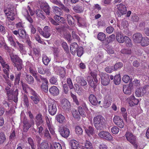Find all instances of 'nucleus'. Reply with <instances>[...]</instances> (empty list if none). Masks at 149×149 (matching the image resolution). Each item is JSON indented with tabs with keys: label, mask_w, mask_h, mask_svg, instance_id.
Here are the masks:
<instances>
[{
	"label": "nucleus",
	"mask_w": 149,
	"mask_h": 149,
	"mask_svg": "<svg viewBox=\"0 0 149 149\" xmlns=\"http://www.w3.org/2000/svg\"><path fill=\"white\" fill-rule=\"evenodd\" d=\"M84 128L86 133L88 136L93 135L95 133L94 128L92 126L85 127Z\"/></svg>",
	"instance_id": "23"
},
{
	"label": "nucleus",
	"mask_w": 149,
	"mask_h": 149,
	"mask_svg": "<svg viewBox=\"0 0 149 149\" xmlns=\"http://www.w3.org/2000/svg\"><path fill=\"white\" fill-rule=\"evenodd\" d=\"M123 91L124 93L127 94H130L131 93V91L130 87L129 86H123Z\"/></svg>",
	"instance_id": "45"
},
{
	"label": "nucleus",
	"mask_w": 149,
	"mask_h": 149,
	"mask_svg": "<svg viewBox=\"0 0 149 149\" xmlns=\"http://www.w3.org/2000/svg\"><path fill=\"white\" fill-rule=\"evenodd\" d=\"M9 68H4L3 69V72L6 74L5 75L4 74H3V77L5 78V80L8 79V78H9V74L8 71H9Z\"/></svg>",
	"instance_id": "53"
},
{
	"label": "nucleus",
	"mask_w": 149,
	"mask_h": 149,
	"mask_svg": "<svg viewBox=\"0 0 149 149\" xmlns=\"http://www.w3.org/2000/svg\"><path fill=\"white\" fill-rule=\"evenodd\" d=\"M31 98L36 104H37L40 102V97L38 95L35 97H31Z\"/></svg>",
	"instance_id": "49"
},
{
	"label": "nucleus",
	"mask_w": 149,
	"mask_h": 149,
	"mask_svg": "<svg viewBox=\"0 0 149 149\" xmlns=\"http://www.w3.org/2000/svg\"><path fill=\"white\" fill-rule=\"evenodd\" d=\"M29 72L33 76L37 74V72L35 68L33 66H32L30 68Z\"/></svg>",
	"instance_id": "57"
},
{
	"label": "nucleus",
	"mask_w": 149,
	"mask_h": 149,
	"mask_svg": "<svg viewBox=\"0 0 149 149\" xmlns=\"http://www.w3.org/2000/svg\"><path fill=\"white\" fill-rule=\"evenodd\" d=\"M50 61V59L46 55H44L42 56V61L43 63L45 65H47Z\"/></svg>",
	"instance_id": "39"
},
{
	"label": "nucleus",
	"mask_w": 149,
	"mask_h": 149,
	"mask_svg": "<svg viewBox=\"0 0 149 149\" xmlns=\"http://www.w3.org/2000/svg\"><path fill=\"white\" fill-rule=\"evenodd\" d=\"M100 76L102 84L104 86L108 85L110 82L109 75L107 74L101 73Z\"/></svg>",
	"instance_id": "8"
},
{
	"label": "nucleus",
	"mask_w": 149,
	"mask_h": 149,
	"mask_svg": "<svg viewBox=\"0 0 149 149\" xmlns=\"http://www.w3.org/2000/svg\"><path fill=\"white\" fill-rule=\"evenodd\" d=\"M125 41L126 45L127 47H131L132 44L130 39L127 37H125Z\"/></svg>",
	"instance_id": "56"
},
{
	"label": "nucleus",
	"mask_w": 149,
	"mask_h": 149,
	"mask_svg": "<svg viewBox=\"0 0 149 149\" xmlns=\"http://www.w3.org/2000/svg\"><path fill=\"white\" fill-rule=\"evenodd\" d=\"M79 143L78 141L74 140H72L70 142L72 149H77L79 146Z\"/></svg>",
	"instance_id": "31"
},
{
	"label": "nucleus",
	"mask_w": 149,
	"mask_h": 149,
	"mask_svg": "<svg viewBox=\"0 0 149 149\" xmlns=\"http://www.w3.org/2000/svg\"><path fill=\"white\" fill-rule=\"evenodd\" d=\"M23 123V130L25 132H26L31 127V124L30 122H29L26 118H24Z\"/></svg>",
	"instance_id": "24"
},
{
	"label": "nucleus",
	"mask_w": 149,
	"mask_h": 149,
	"mask_svg": "<svg viewBox=\"0 0 149 149\" xmlns=\"http://www.w3.org/2000/svg\"><path fill=\"white\" fill-rule=\"evenodd\" d=\"M20 73H18L15 75V84L17 85L19 83L20 80Z\"/></svg>",
	"instance_id": "64"
},
{
	"label": "nucleus",
	"mask_w": 149,
	"mask_h": 149,
	"mask_svg": "<svg viewBox=\"0 0 149 149\" xmlns=\"http://www.w3.org/2000/svg\"><path fill=\"white\" fill-rule=\"evenodd\" d=\"M76 81L77 83L81 86H84L87 84L86 79L82 77H78L76 78Z\"/></svg>",
	"instance_id": "25"
},
{
	"label": "nucleus",
	"mask_w": 149,
	"mask_h": 149,
	"mask_svg": "<svg viewBox=\"0 0 149 149\" xmlns=\"http://www.w3.org/2000/svg\"><path fill=\"white\" fill-rule=\"evenodd\" d=\"M25 79L27 82L29 84H32L34 81L33 78L30 75L26 74Z\"/></svg>",
	"instance_id": "36"
},
{
	"label": "nucleus",
	"mask_w": 149,
	"mask_h": 149,
	"mask_svg": "<svg viewBox=\"0 0 149 149\" xmlns=\"http://www.w3.org/2000/svg\"><path fill=\"white\" fill-rule=\"evenodd\" d=\"M44 134L45 138L47 139H50L51 138V136L49 131L47 129H46L44 131Z\"/></svg>",
	"instance_id": "61"
},
{
	"label": "nucleus",
	"mask_w": 149,
	"mask_h": 149,
	"mask_svg": "<svg viewBox=\"0 0 149 149\" xmlns=\"http://www.w3.org/2000/svg\"><path fill=\"white\" fill-rule=\"evenodd\" d=\"M56 118L59 123H63L65 120V117L61 114L57 115Z\"/></svg>",
	"instance_id": "35"
},
{
	"label": "nucleus",
	"mask_w": 149,
	"mask_h": 149,
	"mask_svg": "<svg viewBox=\"0 0 149 149\" xmlns=\"http://www.w3.org/2000/svg\"><path fill=\"white\" fill-rule=\"evenodd\" d=\"M125 136L127 140L133 145L135 148H136L138 147V145L136 143V136L131 132L128 131L126 132Z\"/></svg>",
	"instance_id": "5"
},
{
	"label": "nucleus",
	"mask_w": 149,
	"mask_h": 149,
	"mask_svg": "<svg viewBox=\"0 0 149 149\" xmlns=\"http://www.w3.org/2000/svg\"><path fill=\"white\" fill-rule=\"evenodd\" d=\"M118 8L117 13L118 16L125 14L127 13L126 8L125 5L120 3L117 6Z\"/></svg>",
	"instance_id": "9"
},
{
	"label": "nucleus",
	"mask_w": 149,
	"mask_h": 149,
	"mask_svg": "<svg viewBox=\"0 0 149 149\" xmlns=\"http://www.w3.org/2000/svg\"><path fill=\"white\" fill-rule=\"evenodd\" d=\"M6 14L8 20L13 21L15 18V14L12 10H10L8 13H6Z\"/></svg>",
	"instance_id": "20"
},
{
	"label": "nucleus",
	"mask_w": 149,
	"mask_h": 149,
	"mask_svg": "<svg viewBox=\"0 0 149 149\" xmlns=\"http://www.w3.org/2000/svg\"><path fill=\"white\" fill-rule=\"evenodd\" d=\"M42 9L47 15H49L50 13V8L47 3L45 4Z\"/></svg>",
	"instance_id": "37"
},
{
	"label": "nucleus",
	"mask_w": 149,
	"mask_h": 149,
	"mask_svg": "<svg viewBox=\"0 0 149 149\" xmlns=\"http://www.w3.org/2000/svg\"><path fill=\"white\" fill-rule=\"evenodd\" d=\"M105 119L100 115L97 116L93 119L94 125L98 130H101L104 129L105 127Z\"/></svg>",
	"instance_id": "2"
},
{
	"label": "nucleus",
	"mask_w": 149,
	"mask_h": 149,
	"mask_svg": "<svg viewBox=\"0 0 149 149\" xmlns=\"http://www.w3.org/2000/svg\"><path fill=\"white\" fill-rule=\"evenodd\" d=\"M121 79L120 74L116 75L114 79V82L116 85H119L120 83Z\"/></svg>",
	"instance_id": "40"
},
{
	"label": "nucleus",
	"mask_w": 149,
	"mask_h": 149,
	"mask_svg": "<svg viewBox=\"0 0 149 149\" xmlns=\"http://www.w3.org/2000/svg\"><path fill=\"white\" fill-rule=\"evenodd\" d=\"M105 35L103 33L100 32L97 35V38L99 40L101 41L104 40L105 38Z\"/></svg>",
	"instance_id": "55"
},
{
	"label": "nucleus",
	"mask_w": 149,
	"mask_h": 149,
	"mask_svg": "<svg viewBox=\"0 0 149 149\" xmlns=\"http://www.w3.org/2000/svg\"><path fill=\"white\" fill-rule=\"evenodd\" d=\"M29 11L31 16H32L34 14V12L31 9L30 7L29 6H28L27 9L24 8L22 11V13L25 17L29 15Z\"/></svg>",
	"instance_id": "14"
},
{
	"label": "nucleus",
	"mask_w": 149,
	"mask_h": 149,
	"mask_svg": "<svg viewBox=\"0 0 149 149\" xmlns=\"http://www.w3.org/2000/svg\"><path fill=\"white\" fill-rule=\"evenodd\" d=\"M111 100L109 98L108 99H105L103 103V107L105 108L109 107L111 104Z\"/></svg>",
	"instance_id": "38"
},
{
	"label": "nucleus",
	"mask_w": 149,
	"mask_h": 149,
	"mask_svg": "<svg viewBox=\"0 0 149 149\" xmlns=\"http://www.w3.org/2000/svg\"><path fill=\"white\" fill-rule=\"evenodd\" d=\"M19 31V36L21 38L24 39L26 37V32L22 28L18 29Z\"/></svg>",
	"instance_id": "33"
},
{
	"label": "nucleus",
	"mask_w": 149,
	"mask_h": 149,
	"mask_svg": "<svg viewBox=\"0 0 149 149\" xmlns=\"http://www.w3.org/2000/svg\"><path fill=\"white\" fill-rule=\"evenodd\" d=\"M120 110L121 113L122 114L123 117L124 119L126 121L127 120V113L126 112V110L125 109L124 107H122L121 108Z\"/></svg>",
	"instance_id": "52"
},
{
	"label": "nucleus",
	"mask_w": 149,
	"mask_h": 149,
	"mask_svg": "<svg viewBox=\"0 0 149 149\" xmlns=\"http://www.w3.org/2000/svg\"><path fill=\"white\" fill-rule=\"evenodd\" d=\"M149 85H146L143 87L137 89L135 92L136 96L137 97H140L146 93V90L148 89Z\"/></svg>",
	"instance_id": "6"
},
{
	"label": "nucleus",
	"mask_w": 149,
	"mask_h": 149,
	"mask_svg": "<svg viewBox=\"0 0 149 149\" xmlns=\"http://www.w3.org/2000/svg\"><path fill=\"white\" fill-rule=\"evenodd\" d=\"M40 149H48L49 145L48 143L46 141L42 142L40 146Z\"/></svg>",
	"instance_id": "50"
},
{
	"label": "nucleus",
	"mask_w": 149,
	"mask_h": 149,
	"mask_svg": "<svg viewBox=\"0 0 149 149\" xmlns=\"http://www.w3.org/2000/svg\"><path fill=\"white\" fill-rule=\"evenodd\" d=\"M89 99L91 103L94 105L100 104L101 102L100 101L98 102L96 97L93 94H91L90 95Z\"/></svg>",
	"instance_id": "17"
},
{
	"label": "nucleus",
	"mask_w": 149,
	"mask_h": 149,
	"mask_svg": "<svg viewBox=\"0 0 149 149\" xmlns=\"http://www.w3.org/2000/svg\"><path fill=\"white\" fill-rule=\"evenodd\" d=\"M43 37L46 38H48L51 35V29L48 26H45L43 29Z\"/></svg>",
	"instance_id": "19"
},
{
	"label": "nucleus",
	"mask_w": 149,
	"mask_h": 149,
	"mask_svg": "<svg viewBox=\"0 0 149 149\" xmlns=\"http://www.w3.org/2000/svg\"><path fill=\"white\" fill-rule=\"evenodd\" d=\"M48 83H43L42 84L41 88L42 90L45 93H47L48 91L47 84Z\"/></svg>",
	"instance_id": "48"
},
{
	"label": "nucleus",
	"mask_w": 149,
	"mask_h": 149,
	"mask_svg": "<svg viewBox=\"0 0 149 149\" xmlns=\"http://www.w3.org/2000/svg\"><path fill=\"white\" fill-rule=\"evenodd\" d=\"M48 111L52 115L55 114L57 111L56 102L53 100L49 99L48 102Z\"/></svg>",
	"instance_id": "3"
},
{
	"label": "nucleus",
	"mask_w": 149,
	"mask_h": 149,
	"mask_svg": "<svg viewBox=\"0 0 149 149\" xmlns=\"http://www.w3.org/2000/svg\"><path fill=\"white\" fill-rule=\"evenodd\" d=\"M16 44L20 52L22 54H25L26 53V51L25 49V47L22 44L19 42L17 40H16Z\"/></svg>",
	"instance_id": "22"
},
{
	"label": "nucleus",
	"mask_w": 149,
	"mask_h": 149,
	"mask_svg": "<svg viewBox=\"0 0 149 149\" xmlns=\"http://www.w3.org/2000/svg\"><path fill=\"white\" fill-rule=\"evenodd\" d=\"M85 147L88 149H91L93 148V146L91 143L87 140L85 142L84 144Z\"/></svg>",
	"instance_id": "54"
},
{
	"label": "nucleus",
	"mask_w": 149,
	"mask_h": 149,
	"mask_svg": "<svg viewBox=\"0 0 149 149\" xmlns=\"http://www.w3.org/2000/svg\"><path fill=\"white\" fill-rule=\"evenodd\" d=\"M53 11L54 13L56 15H61V13L60 12V8L57 6H54L53 7Z\"/></svg>",
	"instance_id": "47"
},
{
	"label": "nucleus",
	"mask_w": 149,
	"mask_h": 149,
	"mask_svg": "<svg viewBox=\"0 0 149 149\" xmlns=\"http://www.w3.org/2000/svg\"><path fill=\"white\" fill-rule=\"evenodd\" d=\"M49 91L50 94L53 96H57L59 93L58 89L55 86H53L50 88Z\"/></svg>",
	"instance_id": "21"
},
{
	"label": "nucleus",
	"mask_w": 149,
	"mask_h": 149,
	"mask_svg": "<svg viewBox=\"0 0 149 149\" xmlns=\"http://www.w3.org/2000/svg\"><path fill=\"white\" fill-rule=\"evenodd\" d=\"M6 138L5 134L2 132L0 133V144H2L6 141Z\"/></svg>",
	"instance_id": "43"
},
{
	"label": "nucleus",
	"mask_w": 149,
	"mask_h": 149,
	"mask_svg": "<svg viewBox=\"0 0 149 149\" xmlns=\"http://www.w3.org/2000/svg\"><path fill=\"white\" fill-rule=\"evenodd\" d=\"M82 107L83 108L79 106L78 109L80 114L83 117H84L86 116V113L83 110V109L86 112H87V111L88 110V109L86 106V105L85 103L83 104Z\"/></svg>",
	"instance_id": "13"
},
{
	"label": "nucleus",
	"mask_w": 149,
	"mask_h": 149,
	"mask_svg": "<svg viewBox=\"0 0 149 149\" xmlns=\"http://www.w3.org/2000/svg\"><path fill=\"white\" fill-rule=\"evenodd\" d=\"M59 15H56L54 16V18L57 22H62L64 20L63 17H61Z\"/></svg>",
	"instance_id": "58"
},
{
	"label": "nucleus",
	"mask_w": 149,
	"mask_h": 149,
	"mask_svg": "<svg viewBox=\"0 0 149 149\" xmlns=\"http://www.w3.org/2000/svg\"><path fill=\"white\" fill-rule=\"evenodd\" d=\"M141 45L143 46H146L149 45V39L147 37H144L141 39Z\"/></svg>",
	"instance_id": "32"
},
{
	"label": "nucleus",
	"mask_w": 149,
	"mask_h": 149,
	"mask_svg": "<svg viewBox=\"0 0 149 149\" xmlns=\"http://www.w3.org/2000/svg\"><path fill=\"white\" fill-rule=\"evenodd\" d=\"M143 38L142 35L140 33H136L133 35V39L136 43H140Z\"/></svg>",
	"instance_id": "16"
},
{
	"label": "nucleus",
	"mask_w": 149,
	"mask_h": 149,
	"mask_svg": "<svg viewBox=\"0 0 149 149\" xmlns=\"http://www.w3.org/2000/svg\"><path fill=\"white\" fill-rule=\"evenodd\" d=\"M126 36H124L122 34L118 33L116 36V39L117 41L120 43H123L125 40V37Z\"/></svg>",
	"instance_id": "29"
},
{
	"label": "nucleus",
	"mask_w": 149,
	"mask_h": 149,
	"mask_svg": "<svg viewBox=\"0 0 149 149\" xmlns=\"http://www.w3.org/2000/svg\"><path fill=\"white\" fill-rule=\"evenodd\" d=\"M59 131L61 135L64 138L68 137L70 133V131L69 129L65 127L60 128Z\"/></svg>",
	"instance_id": "10"
},
{
	"label": "nucleus",
	"mask_w": 149,
	"mask_h": 149,
	"mask_svg": "<svg viewBox=\"0 0 149 149\" xmlns=\"http://www.w3.org/2000/svg\"><path fill=\"white\" fill-rule=\"evenodd\" d=\"M27 141L29 143L31 146L32 149H35L36 146L35 143L33 142V139L31 137L28 138Z\"/></svg>",
	"instance_id": "41"
},
{
	"label": "nucleus",
	"mask_w": 149,
	"mask_h": 149,
	"mask_svg": "<svg viewBox=\"0 0 149 149\" xmlns=\"http://www.w3.org/2000/svg\"><path fill=\"white\" fill-rule=\"evenodd\" d=\"M75 132L76 134L78 135H81L83 132L82 129L79 126H77L76 127Z\"/></svg>",
	"instance_id": "62"
},
{
	"label": "nucleus",
	"mask_w": 149,
	"mask_h": 149,
	"mask_svg": "<svg viewBox=\"0 0 149 149\" xmlns=\"http://www.w3.org/2000/svg\"><path fill=\"white\" fill-rule=\"evenodd\" d=\"M7 38L8 41L9 42L10 45L15 48L17 47L16 44V41H15L13 38V37L11 35H8L7 36ZM17 40L16 39V40Z\"/></svg>",
	"instance_id": "30"
},
{
	"label": "nucleus",
	"mask_w": 149,
	"mask_h": 149,
	"mask_svg": "<svg viewBox=\"0 0 149 149\" xmlns=\"http://www.w3.org/2000/svg\"><path fill=\"white\" fill-rule=\"evenodd\" d=\"M114 123L120 128L124 127V123L123 119L119 116H115L113 118Z\"/></svg>",
	"instance_id": "7"
},
{
	"label": "nucleus",
	"mask_w": 149,
	"mask_h": 149,
	"mask_svg": "<svg viewBox=\"0 0 149 149\" xmlns=\"http://www.w3.org/2000/svg\"><path fill=\"white\" fill-rule=\"evenodd\" d=\"M129 100V104L130 106L137 105L139 102V100L135 98L134 95H132L130 97L127 98Z\"/></svg>",
	"instance_id": "12"
},
{
	"label": "nucleus",
	"mask_w": 149,
	"mask_h": 149,
	"mask_svg": "<svg viewBox=\"0 0 149 149\" xmlns=\"http://www.w3.org/2000/svg\"><path fill=\"white\" fill-rule=\"evenodd\" d=\"M10 59L13 63V65L18 71H20L23 68V61L17 55H14L11 53L10 54Z\"/></svg>",
	"instance_id": "1"
},
{
	"label": "nucleus",
	"mask_w": 149,
	"mask_h": 149,
	"mask_svg": "<svg viewBox=\"0 0 149 149\" xmlns=\"http://www.w3.org/2000/svg\"><path fill=\"white\" fill-rule=\"evenodd\" d=\"M98 135L100 137L108 141H111L113 140V136L108 131H101L99 133Z\"/></svg>",
	"instance_id": "4"
},
{
	"label": "nucleus",
	"mask_w": 149,
	"mask_h": 149,
	"mask_svg": "<svg viewBox=\"0 0 149 149\" xmlns=\"http://www.w3.org/2000/svg\"><path fill=\"white\" fill-rule=\"evenodd\" d=\"M61 105L64 110L69 109L70 107V104L69 101L66 99H63L61 101Z\"/></svg>",
	"instance_id": "11"
},
{
	"label": "nucleus",
	"mask_w": 149,
	"mask_h": 149,
	"mask_svg": "<svg viewBox=\"0 0 149 149\" xmlns=\"http://www.w3.org/2000/svg\"><path fill=\"white\" fill-rule=\"evenodd\" d=\"M6 83L7 84L5 88L6 91L11 89L10 87L12 84L10 81L9 79H6Z\"/></svg>",
	"instance_id": "51"
},
{
	"label": "nucleus",
	"mask_w": 149,
	"mask_h": 149,
	"mask_svg": "<svg viewBox=\"0 0 149 149\" xmlns=\"http://www.w3.org/2000/svg\"><path fill=\"white\" fill-rule=\"evenodd\" d=\"M78 45L76 42L72 43L70 46V50L71 53L73 55H74L76 51L78 50Z\"/></svg>",
	"instance_id": "26"
},
{
	"label": "nucleus",
	"mask_w": 149,
	"mask_h": 149,
	"mask_svg": "<svg viewBox=\"0 0 149 149\" xmlns=\"http://www.w3.org/2000/svg\"><path fill=\"white\" fill-rule=\"evenodd\" d=\"M87 79L89 84L91 87L95 88L97 85L98 80L97 79L93 80L92 77H88Z\"/></svg>",
	"instance_id": "18"
},
{
	"label": "nucleus",
	"mask_w": 149,
	"mask_h": 149,
	"mask_svg": "<svg viewBox=\"0 0 149 149\" xmlns=\"http://www.w3.org/2000/svg\"><path fill=\"white\" fill-rule=\"evenodd\" d=\"M83 48L81 47L78 48V50L76 51L77 52V55L79 56H81L83 54Z\"/></svg>",
	"instance_id": "63"
},
{
	"label": "nucleus",
	"mask_w": 149,
	"mask_h": 149,
	"mask_svg": "<svg viewBox=\"0 0 149 149\" xmlns=\"http://www.w3.org/2000/svg\"><path fill=\"white\" fill-rule=\"evenodd\" d=\"M111 130L113 134H117L119 132V129L116 126H114L111 128Z\"/></svg>",
	"instance_id": "59"
},
{
	"label": "nucleus",
	"mask_w": 149,
	"mask_h": 149,
	"mask_svg": "<svg viewBox=\"0 0 149 149\" xmlns=\"http://www.w3.org/2000/svg\"><path fill=\"white\" fill-rule=\"evenodd\" d=\"M123 66V64L121 62H118L116 63L114 66V69L117 70L118 69L120 68Z\"/></svg>",
	"instance_id": "60"
},
{
	"label": "nucleus",
	"mask_w": 149,
	"mask_h": 149,
	"mask_svg": "<svg viewBox=\"0 0 149 149\" xmlns=\"http://www.w3.org/2000/svg\"><path fill=\"white\" fill-rule=\"evenodd\" d=\"M79 111H78L76 109H73L72 111V114L73 117L75 118L79 119L80 118V115L79 114Z\"/></svg>",
	"instance_id": "44"
},
{
	"label": "nucleus",
	"mask_w": 149,
	"mask_h": 149,
	"mask_svg": "<svg viewBox=\"0 0 149 149\" xmlns=\"http://www.w3.org/2000/svg\"><path fill=\"white\" fill-rule=\"evenodd\" d=\"M74 89L76 91L79 95L81 94L83 91V88L77 84H75Z\"/></svg>",
	"instance_id": "34"
},
{
	"label": "nucleus",
	"mask_w": 149,
	"mask_h": 149,
	"mask_svg": "<svg viewBox=\"0 0 149 149\" xmlns=\"http://www.w3.org/2000/svg\"><path fill=\"white\" fill-rule=\"evenodd\" d=\"M36 80L38 82L40 83L41 82L40 79L45 83H48V81L46 78L43 77L42 76L39 74H36L33 76Z\"/></svg>",
	"instance_id": "28"
},
{
	"label": "nucleus",
	"mask_w": 149,
	"mask_h": 149,
	"mask_svg": "<svg viewBox=\"0 0 149 149\" xmlns=\"http://www.w3.org/2000/svg\"><path fill=\"white\" fill-rule=\"evenodd\" d=\"M36 123L37 126L41 125L43 122L42 116L40 114H38L36 117Z\"/></svg>",
	"instance_id": "27"
},
{
	"label": "nucleus",
	"mask_w": 149,
	"mask_h": 149,
	"mask_svg": "<svg viewBox=\"0 0 149 149\" xmlns=\"http://www.w3.org/2000/svg\"><path fill=\"white\" fill-rule=\"evenodd\" d=\"M73 9L76 12L81 13L83 11L84 8L82 6L77 5L74 7Z\"/></svg>",
	"instance_id": "42"
},
{
	"label": "nucleus",
	"mask_w": 149,
	"mask_h": 149,
	"mask_svg": "<svg viewBox=\"0 0 149 149\" xmlns=\"http://www.w3.org/2000/svg\"><path fill=\"white\" fill-rule=\"evenodd\" d=\"M46 120L47 127L50 133L54 135L55 134L54 128L52 125L51 120H50L47 117L46 119Z\"/></svg>",
	"instance_id": "15"
},
{
	"label": "nucleus",
	"mask_w": 149,
	"mask_h": 149,
	"mask_svg": "<svg viewBox=\"0 0 149 149\" xmlns=\"http://www.w3.org/2000/svg\"><path fill=\"white\" fill-rule=\"evenodd\" d=\"M43 12L40 10H38L36 11V13L37 16L42 19H44L45 16L43 15Z\"/></svg>",
	"instance_id": "46"
}]
</instances>
